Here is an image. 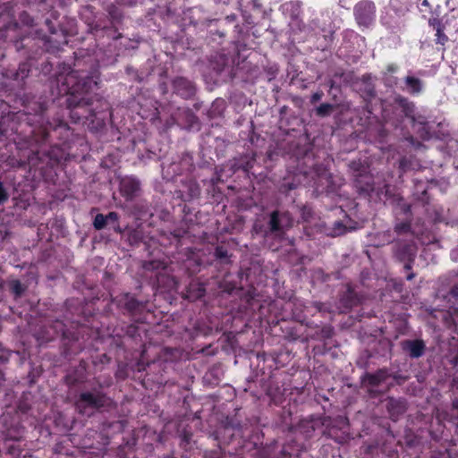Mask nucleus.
<instances>
[{"label":"nucleus","instance_id":"39448f33","mask_svg":"<svg viewBox=\"0 0 458 458\" xmlns=\"http://www.w3.org/2000/svg\"><path fill=\"white\" fill-rule=\"evenodd\" d=\"M353 13L358 25L368 28L376 18L375 4L369 0H361L355 4Z\"/></svg>","mask_w":458,"mask_h":458},{"label":"nucleus","instance_id":"0e129e2a","mask_svg":"<svg viewBox=\"0 0 458 458\" xmlns=\"http://www.w3.org/2000/svg\"><path fill=\"white\" fill-rule=\"evenodd\" d=\"M216 1L218 3H222V4H227L229 2V0H216Z\"/></svg>","mask_w":458,"mask_h":458},{"label":"nucleus","instance_id":"393cba45","mask_svg":"<svg viewBox=\"0 0 458 458\" xmlns=\"http://www.w3.org/2000/svg\"><path fill=\"white\" fill-rule=\"evenodd\" d=\"M11 290L16 297H21L26 287L19 280H14L11 283Z\"/></svg>","mask_w":458,"mask_h":458},{"label":"nucleus","instance_id":"f8f14e48","mask_svg":"<svg viewBox=\"0 0 458 458\" xmlns=\"http://www.w3.org/2000/svg\"><path fill=\"white\" fill-rule=\"evenodd\" d=\"M403 84L404 86H400V89L412 96L421 94L424 89V82L411 74H408L403 79Z\"/></svg>","mask_w":458,"mask_h":458},{"label":"nucleus","instance_id":"f3484780","mask_svg":"<svg viewBox=\"0 0 458 458\" xmlns=\"http://www.w3.org/2000/svg\"><path fill=\"white\" fill-rule=\"evenodd\" d=\"M389 377L390 375L388 374L387 369H378L373 374H366L365 380L370 386L375 387L379 386L382 382L386 381Z\"/></svg>","mask_w":458,"mask_h":458},{"label":"nucleus","instance_id":"e433bc0d","mask_svg":"<svg viewBox=\"0 0 458 458\" xmlns=\"http://www.w3.org/2000/svg\"><path fill=\"white\" fill-rule=\"evenodd\" d=\"M160 266H161V263L159 261H150V262H147L144 265V267L147 270H154V269L159 268Z\"/></svg>","mask_w":458,"mask_h":458},{"label":"nucleus","instance_id":"c756f323","mask_svg":"<svg viewBox=\"0 0 458 458\" xmlns=\"http://www.w3.org/2000/svg\"><path fill=\"white\" fill-rule=\"evenodd\" d=\"M215 257L219 260H227L229 258L228 251L223 246H217L215 250Z\"/></svg>","mask_w":458,"mask_h":458},{"label":"nucleus","instance_id":"c9c22d12","mask_svg":"<svg viewBox=\"0 0 458 458\" xmlns=\"http://www.w3.org/2000/svg\"><path fill=\"white\" fill-rule=\"evenodd\" d=\"M181 438H182V442H181V445L183 447V448H187V445H190V441H191V434L187 433V432H183V434L181 436Z\"/></svg>","mask_w":458,"mask_h":458},{"label":"nucleus","instance_id":"3c124183","mask_svg":"<svg viewBox=\"0 0 458 458\" xmlns=\"http://www.w3.org/2000/svg\"><path fill=\"white\" fill-rule=\"evenodd\" d=\"M400 167L403 169V170H405L406 169V158H402L400 160Z\"/></svg>","mask_w":458,"mask_h":458},{"label":"nucleus","instance_id":"dca6fc26","mask_svg":"<svg viewBox=\"0 0 458 458\" xmlns=\"http://www.w3.org/2000/svg\"><path fill=\"white\" fill-rule=\"evenodd\" d=\"M180 192L183 201H191L200 195V188L196 182L189 181L184 184V189Z\"/></svg>","mask_w":458,"mask_h":458},{"label":"nucleus","instance_id":"c85d7f7f","mask_svg":"<svg viewBox=\"0 0 458 458\" xmlns=\"http://www.w3.org/2000/svg\"><path fill=\"white\" fill-rule=\"evenodd\" d=\"M394 231L398 234L410 233L411 232V225L409 222L397 223L394 225Z\"/></svg>","mask_w":458,"mask_h":458},{"label":"nucleus","instance_id":"a878e982","mask_svg":"<svg viewBox=\"0 0 458 458\" xmlns=\"http://www.w3.org/2000/svg\"><path fill=\"white\" fill-rule=\"evenodd\" d=\"M106 224V217L103 214H98L93 221V226L96 230H102Z\"/></svg>","mask_w":458,"mask_h":458},{"label":"nucleus","instance_id":"2eb2a0df","mask_svg":"<svg viewBox=\"0 0 458 458\" xmlns=\"http://www.w3.org/2000/svg\"><path fill=\"white\" fill-rule=\"evenodd\" d=\"M428 24L436 30V44L445 46L448 42V37L445 34V24L437 18L429 19Z\"/></svg>","mask_w":458,"mask_h":458},{"label":"nucleus","instance_id":"de8ad7c7","mask_svg":"<svg viewBox=\"0 0 458 458\" xmlns=\"http://www.w3.org/2000/svg\"><path fill=\"white\" fill-rule=\"evenodd\" d=\"M282 188L285 189V191H291L295 188V185L293 183H284Z\"/></svg>","mask_w":458,"mask_h":458},{"label":"nucleus","instance_id":"cd10ccee","mask_svg":"<svg viewBox=\"0 0 458 458\" xmlns=\"http://www.w3.org/2000/svg\"><path fill=\"white\" fill-rule=\"evenodd\" d=\"M141 307V303L133 297H129L125 302V308L129 311H135Z\"/></svg>","mask_w":458,"mask_h":458},{"label":"nucleus","instance_id":"473e14b6","mask_svg":"<svg viewBox=\"0 0 458 458\" xmlns=\"http://www.w3.org/2000/svg\"><path fill=\"white\" fill-rule=\"evenodd\" d=\"M219 59H220V61L217 64V65L213 66V69L216 70V72H218V73L221 72L224 70V68H225V66L226 65V63H227V59L223 55H219Z\"/></svg>","mask_w":458,"mask_h":458},{"label":"nucleus","instance_id":"4c0bfd02","mask_svg":"<svg viewBox=\"0 0 458 458\" xmlns=\"http://www.w3.org/2000/svg\"><path fill=\"white\" fill-rule=\"evenodd\" d=\"M324 96V93L319 90V91H317L315 92L312 96H311V99H310V102L312 104H315L317 102H318Z\"/></svg>","mask_w":458,"mask_h":458},{"label":"nucleus","instance_id":"338daca9","mask_svg":"<svg viewBox=\"0 0 458 458\" xmlns=\"http://www.w3.org/2000/svg\"><path fill=\"white\" fill-rule=\"evenodd\" d=\"M454 312H458V308H457V309H454Z\"/></svg>","mask_w":458,"mask_h":458},{"label":"nucleus","instance_id":"aec40b11","mask_svg":"<svg viewBox=\"0 0 458 458\" xmlns=\"http://www.w3.org/2000/svg\"><path fill=\"white\" fill-rule=\"evenodd\" d=\"M30 65L27 63L21 64L15 72L13 73L11 78L16 81H21L29 76Z\"/></svg>","mask_w":458,"mask_h":458},{"label":"nucleus","instance_id":"c03bdc74","mask_svg":"<svg viewBox=\"0 0 458 458\" xmlns=\"http://www.w3.org/2000/svg\"><path fill=\"white\" fill-rule=\"evenodd\" d=\"M22 17V21L24 23L30 26H33V20L27 13H23Z\"/></svg>","mask_w":458,"mask_h":458},{"label":"nucleus","instance_id":"a19ab883","mask_svg":"<svg viewBox=\"0 0 458 458\" xmlns=\"http://www.w3.org/2000/svg\"><path fill=\"white\" fill-rule=\"evenodd\" d=\"M136 4V0H117L118 5L131 6Z\"/></svg>","mask_w":458,"mask_h":458},{"label":"nucleus","instance_id":"412c9836","mask_svg":"<svg viewBox=\"0 0 458 458\" xmlns=\"http://www.w3.org/2000/svg\"><path fill=\"white\" fill-rule=\"evenodd\" d=\"M413 123H419L420 128L417 130V132L420 134L422 140H428L430 138V133L428 129L427 123L423 117H416V122Z\"/></svg>","mask_w":458,"mask_h":458},{"label":"nucleus","instance_id":"603ef678","mask_svg":"<svg viewBox=\"0 0 458 458\" xmlns=\"http://www.w3.org/2000/svg\"><path fill=\"white\" fill-rule=\"evenodd\" d=\"M410 209H411V207L410 205H407V204H403V210L405 214L409 213L410 212Z\"/></svg>","mask_w":458,"mask_h":458},{"label":"nucleus","instance_id":"5fc2aeb1","mask_svg":"<svg viewBox=\"0 0 458 458\" xmlns=\"http://www.w3.org/2000/svg\"><path fill=\"white\" fill-rule=\"evenodd\" d=\"M414 276H415L414 273H410V274L407 275L406 279L411 281V279L414 278Z\"/></svg>","mask_w":458,"mask_h":458},{"label":"nucleus","instance_id":"13d9d810","mask_svg":"<svg viewBox=\"0 0 458 458\" xmlns=\"http://www.w3.org/2000/svg\"><path fill=\"white\" fill-rule=\"evenodd\" d=\"M191 12L195 14V13H199V12H200V9H199V8L195 7V8H193V9L191 10Z\"/></svg>","mask_w":458,"mask_h":458},{"label":"nucleus","instance_id":"f257e3e1","mask_svg":"<svg viewBox=\"0 0 458 458\" xmlns=\"http://www.w3.org/2000/svg\"><path fill=\"white\" fill-rule=\"evenodd\" d=\"M59 95H67V106L73 123L87 124L90 130L104 125V119L97 115L96 96L91 91L98 87L94 75L84 71L71 70L60 72L55 79Z\"/></svg>","mask_w":458,"mask_h":458},{"label":"nucleus","instance_id":"0eeeda50","mask_svg":"<svg viewBox=\"0 0 458 458\" xmlns=\"http://www.w3.org/2000/svg\"><path fill=\"white\" fill-rule=\"evenodd\" d=\"M394 253L397 259L405 261L404 269L411 270L414 257L416 255V248L412 243L396 242L394 248Z\"/></svg>","mask_w":458,"mask_h":458},{"label":"nucleus","instance_id":"6ab92c4d","mask_svg":"<svg viewBox=\"0 0 458 458\" xmlns=\"http://www.w3.org/2000/svg\"><path fill=\"white\" fill-rule=\"evenodd\" d=\"M361 82L364 86L362 93L364 98H372L376 95L375 86L371 82L370 74H364L361 78Z\"/></svg>","mask_w":458,"mask_h":458},{"label":"nucleus","instance_id":"f03ea898","mask_svg":"<svg viewBox=\"0 0 458 458\" xmlns=\"http://www.w3.org/2000/svg\"><path fill=\"white\" fill-rule=\"evenodd\" d=\"M111 403L110 398L106 394L94 389L81 392L75 402V408L80 414L91 417L101 409L109 407Z\"/></svg>","mask_w":458,"mask_h":458},{"label":"nucleus","instance_id":"e2e57ef3","mask_svg":"<svg viewBox=\"0 0 458 458\" xmlns=\"http://www.w3.org/2000/svg\"><path fill=\"white\" fill-rule=\"evenodd\" d=\"M322 303H317L316 304V307L318 308V310H322Z\"/></svg>","mask_w":458,"mask_h":458},{"label":"nucleus","instance_id":"bb28decb","mask_svg":"<svg viewBox=\"0 0 458 458\" xmlns=\"http://www.w3.org/2000/svg\"><path fill=\"white\" fill-rule=\"evenodd\" d=\"M300 428L304 431L306 438L311 437L312 432L315 430L314 424L311 421L301 422Z\"/></svg>","mask_w":458,"mask_h":458},{"label":"nucleus","instance_id":"8fccbe9b","mask_svg":"<svg viewBox=\"0 0 458 458\" xmlns=\"http://www.w3.org/2000/svg\"><path fill=\"white\" fill-rule=\"evenodd\" d=\"M453 387H454V389L458 391V376L454 377V378L453 380Z\"/></svg>","mask_w":458,"mask_h":458},{"label":"nucleus","instance_id":"1a4fd4ad","mask_svg":"<svg viewBox=\"0 0 458 458\" xmlns=\"http://www.w3.org/2000/svg\"><path fill=\"white\" fill-rule=\"evenodd\" d=\"M402 350L411 359H419L425 354L426 344L422 339H406L400 343Z\"/></svg>","mask_w":458,"mask_h":458},{"label":"nucleus","instance_id":"f704fd0d","mask_svg":"<svg viewBox=\"0 0 458 458\" xmlns=\"http://www.w3.org/2000/svg\"><path fill=\"white\" fill-rule=\"evenodd\" d=\"M334 232L335 234H342L345 232V226L343 225L342 222L337 221L334 224Z\"/></svg>","mask_w":458,"mask_h":458},{"label":"nucleus","instance_id":"72a5a7b5","mask_svg":"<svg viewBox=\"0 0 458 458\" xmlns=\"http://www.w3.org/2000/svg\"><path fill=\"white\" fill-rule=\"evenodd\" d=\"M8 198L9 194L4 187L3 182H0V205H3L4 202H6Z\"/></svg>","mask_w":458,"mask_h":458},{"label":"nucleus","instance_id":"69168bd1","mask_svg":"<svg viewBox=\"0 0 458 458\" xmlns=\"http://www.w3.org/2000/svg\"><path fill=\"white\" fill-rule=\"evenodd\" d=\"M426 193H427V190H426V189H423V190H422V194H423V195H426Z\"/></svg>","mask_w":458,"mask_h":458},{"label":"nucleus","instance_id":"a211bd4d","mask_svg":"<svg viewBox=\"0 0 458 458\" xmlns=\"http://www.w3.org/2000/svg\"><path fill=\"white\" fill-rule=\"evenodd\" d=\"M356 304V297L355 293L348 289L341 297L340 299V307L339 311L340 312H346L348 310H350L353 305Z\"/></svg>","mask_w":458,"mask_h":458},{"label":"nucleus","instance_id":"79ce46f5","mask_svg":"<svg viewBox=\"0 0 458 458\" xmlns=\"http://www.w3.org/2000/svg\"><path fill=\"white\" fill-rule=\"evenodd\" d=\"M252 6V9L254 10H261L262 4L260 3V0H251L250 3Z\"/></svg>","mask_w":458,"mask_h":458},{"label":"nucleus","instance_id":"2f4dec72","mask_svg":"<svg viewBox=\"0 0 458 458\" xmlns=\"http://www.w3.org/2000/svg\"><path fill=\"white\" fill-rule=\"evenodd\" d=\"M399 70V66L396 64H389L386 65V71L383 72V76L385 75H394Z\"/></svg>","mask_w":458,"mask_h":458},{"label":"nucleus","instance_id":"9b49d317","mask_svg":"<svg viewBox=\"0 0 458 458\" xmlns=\"http://www.w3.org/2000/svg\"><path fill=\"white\" fill-rule=\"evenodd\" d=\"M140 181L132 176L124 177L120 182V190L122 194L130 199L137 195L140 191Z\"/></svg>","mask_w":458,"mask_h":458},{"label":"nucleus","instance_id":"423d86ee","mask_svg":"<svg viewBox=\"0 0 458 458\" xmlns=\"http://www.w3.org/2000/svg\"><path fill=\"white\" fill-rule=\"evenodd\" d=\"M350 167L354 171V181L355 186L360 193L369 195L371 192L375 191L374 184L372 183V180L370 175H369L366 172V169L361 166L360 163L352 162L350 165Z\"/></svg>","mask_w":458,"mask_h":458},{"label":"nucleus","instance_id":"4be33fe9","mask_svg":"<svg viewBox=\"0 0 458 458\" xmlns=\"http://www.w3.org/2000/svg\"><path fill=\"white\" fill-rule=\"evenodd\" d=\"M110 18L114 21H120L123 17V13L120 7L114 4L108 5L106 9Z\"/></svg>","mask_w":458,"mask_h":458},{"label":"nucleus","instance_id":"ddd939ff","mask_svg":"<svg viewBox=\"0 0 458 458\" xmlns=\"http://www.w3.org/2000/svg\"><path fill=\"white\" fill-rule=\"evenodd\" d=\"M386 408L390 418L395 421L406 411V404L403 399L389 397L386 400Z\"/></svg>","mask_w":458,"mask_h":458},{"label":"nucleus","instance_id":"20e7f679","mask_svg":"<svg viewBox=\"0 0 458 458\" xmlns=\"http://www.w3.org/2000/svg\"><path fill=\"white\" fill-rule=\"evenodd\" d=\"M35 106H30L28 108V114L30 115H34L35 120H32L33 122H36L38 123L40 127L44 129V134L47 135L48 129H54L56 130L57 128H66L67 123L58 118L55 120L54 122H50L49 120L45 118V111L47 110V105L44 102H38L34 104Z\"/></svg>","mask_w":458,"mask_h":458},{"label":"nucleus","instance_id":"4d7b16f0","mask_svg":"<svg viewBox=\"0 0 458 458\" xmlns=\"http://www.w3.org/2000/svg\"><path fill=\"white\" fill-rule=\"evenodd\" d=\"M191 22L194 23V25H199V24H203L204 23V21H201V20H198L196 21H191Z\"/></svg>","mask_w":458,"mask_h":458},{"label":"nucleus","instance_id":"09e8293b","mask_svg":"<svg viewBox=\"0 0 458 458\" xmlns=\"http://www.w3.org/2000/svg\"><path fill=\"white\" fill-rule=\"evenodd\" d=\"M112 383V379L109 378L107 381H105V382H98V385L100 387H104V386H109Z\"/></svg>","mask_w":458,"mask_h":458},{"label":"nucleus","instance_id":"bf43d9fd","mask_svg":"<svg viewBox=\"0 0 458 458\" xmlns=\"http://www.w3.org/2000/svg\"><path fill=\"white\" fill-rule=\"evenodd\" d=\"M216 34L218 35L219 38H223L225 36L224 32L218 30L216 32Z\"/></svg>","mask_w":458,"mask_h":458},{"label":"nucleus","instance_id":"6e6d98bb","mask_svg":"<svg viewBox=\"0 0 458 458\" xmlns=\"http://www.w3.org/2000/svg\"><path fill=\"white\" fill-rule=\"evenodd\" d=\"M421 6H426V7H428L429 6V3L428 0H423L421 2Z\"/></svg>","mask_w":458,"mask_h":458},{"label":"nucleus","instance_id":"6e6552de","mask_svg":"<svg viewBox=\"0 0 458 458\" xmlns=\"http://www.w3.org/2000/svg\"><path fill=\"white\" fill-rule=\"evenodd\" d=\"M393 106L396 112L402 113L403 116L411 119L412 123L416 122V106L408 98L402 95L394 96Z\"/></svg>","mask_w":458,"mask_h":458},{"label":"nucleus","instance_id":"7c9ffc66","mask_svg":"<svg viewBox=\"0 0 458 458\" xmlns=\"http://www.w3.org/2000/svg\"><path fill=\"white\" fill-rule=\"evenodd\" d=\"M383 80L385 82V85L387 87H394L398 85V78L394 75H385L383 76Z\"/></svg>","mask_w":458,"mask_h":458},{"label":"nucleus","instance_id":"680f3d73","mask_svg":"<svg viewBox=\"0 0 458 458\" xmlns=\"http://www.w3.org/2000/svg\"><path fill=\"white\" fill-rule=\"evenodd\" d=\"M328 83H329V87H330L331 89H333V88H334V86H335V82H334V81L330 80Z\"/></svg>","mask_w":458,"mask_h":458},{"label":"nucleus","instance_id":"58836bf2","mask_svg":"<svg viewBox=\"0 0 458 458\" xmlns=\"http://www.w3.org/2000/svg\"><path fill=\"white\" fill-rule=\"evenodd\" d=\"M106 222H116L119 218V215L116 212H109L106 216Z\"/></svg>","mask_w":458,"mask_h":458},{"label":"nucleus","instance_id":"5701e85b","mask_svg":"<svg viewBox=\"0 0 458 458\" xmlns=\"http://www.w3.org/2000/svg\"><path fill=\"white\" fill-rule=\"evenodd\" d=\"M64 327H65V326L63 323V321H60V320L55 321V323L52 327L53 334L48 333V335L44 338L47 341L53 339L56 335H58L60 333H64Z\"/></svg>","mask_w":458,"mask_h":458},{"label":"nucleus","instance_id":"864d4df0","mask_svg":"<svg viewBox=\"0 0 458 458\" xmlns=\"http://www.w3.org/2000/svg\"><path fill=\"white\" fill-rule=\"evenodd\" d=\"M453 408L457 410L458 411V398H455L454 401H453Z\"/></svg>","mask_w":458,"mask_h":458},{"label":"nucleus","instance_id":"49530a36","mask_svg":"<svg viewBox=\"0 0 458 458\" xmlns=\"http://www.w3.org/2000/svg\"><path fill=\"white\" fill-rule=\"evenodd\" d=\"M225 427L226 428H232L235 429V428H240V424L238 422L234 423L233 421H227Z\"/></svg>","mask_w":458,"mask_h":458},{"label":"nucleus","instance_id":"b1692460","mask_svg":"<svg viewBox=\"0 0 458 458\" xmlns=\"http://www.w3.org/2000/svg\"><path fill=\"white\" fill-rule=\"evenodd\" d=\"M334 110V106L328 103H323L319 106L316 108L317 115L320 117H325L330 114V113Z\"/></svg>","mask_w":458,"mask_h":458},{"label":"nucleus","instance_id":"37998d69","mask_svg":"<svg viewBox=\"0 0 458 458\" xmlns=\"http://www.w3.org/2000/svg\"><path fill=\"white\" fill-rule=\"evenodd\" d=\"M406 140L415 148H420L421 146L420 142L416 141L412 136L406 138Z\"/></svg>","mask_w":458,"mask_h":458},{"label":"nucleus","instance_id":"a18cd8bd","mask_svg":"<svg viewBox=\"0 0 458 458\" xmlns=\"http://www.w3.org/2000/svg\"><path fill=\"white\" fill-rule=\"evenodd\" d=\"M392 377L399 384L402 383V382H404L407 379L406 377L399 375V374H394Z\"/></svg>","mask_w":458,"mask_h":458},{"label":"nucleus","instance_id":"ea45409f","mask_svg":"<svg viewBox=\"0 0 458 458\" xmlns=\"http://www.w3.org/2000/svg\"><path fill=\"white\" fill-rule=\"evenodd\" d=\"M450 295L454 299L455 302L458 304V284H454L450 291Z\"/></svg>","mask_w":458,"mask_h":458},{"label":"nucleus","instance_id":"7ed1b4c3","mask_svg":"<svg viewBox=\"0 0 458 458\" xmlns=\"http://www.w3.org/2000/svg\"><path fill=\"white\" fill-rule=\"evenodd\" d=\"M293 224V219L289 212L275 210L269 216L268 233L274 237L282 238Z\"/></svg>","mask_w":458,"mask_h":458},{"label":"nucleus","instance_id":"4468645a","mask_svg":"<svg viewBox=\"0 0 458 458\" xmlns=\"http://www.w3.org/2000/svg\"><path fill=\"white\" fill-rule=\"evenodd\" d=\"M178 121L182 122L183 126L188 129H193L199 125V119L190 108L178 109Z\"/></svg>","mask_w":458,"mask_h":458},{"label":"nucleus","instance_id":"9d476101","mask_svg":"<svg viewBox=\"0 0 458 458\" xmlns=\"http://www.w3.org/2000/svg\"><path fill=\"white\" fill-rule=\"evenodd\" d=\"M174 91L181 98L188 99L193 97L196 93L194 84L182 77H179L173 81Z\"/></svg>","mask_w":458,"mask_h":458},{"label":"nucleus","instance_id":"052dcab7","mask_svg":"<svg viewBox=\"0 0 458 458\" xmlns=\"http://www.w3.org/2000/svg\"><path fill=\"white\" fill-rule=\"evenodd\" d=\"M234 18H235V17H234V15L227 16V17H226V20H227V21H233V20H234Z\"/></svg>","mask_w":458,"mask_h":458}]
</instances>
